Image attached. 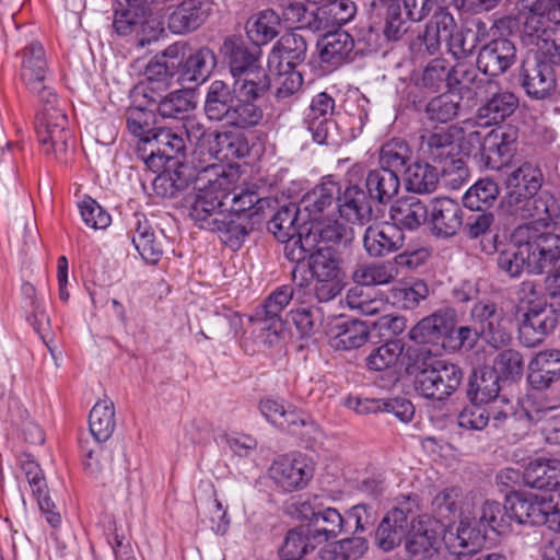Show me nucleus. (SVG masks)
Listing matches in <instances>:
<instances>
[{"mask_svg": "<svg viewBox=\"0 0 560 560\" xmlns=\"http://www.w3.org/2000/svg\"><path fill=\"white\" fill-rule=\"evenodd\" d=\"M196 171L195 191L186 199L188 215L200 229L208 230L210 223L228 210L231 190L238 176L219 163L200 165Z\"/></svg>", "mask_w": 560, "mask_h": 560, "instance_id": "nucleus-1", "label": "nucleus"}, {"mask_svg": "<svg viewBox=\"0 0 560 560\" xmlns=\"http://www.w3.org/2000/svg\"><path fill=\"white\" fill-rule=\"evenodd\" d=\"M406 371L413 377L417 393L436 401L450 398L463 381L462 369L447 360L439 359L432 350L419 349L410 355Z\"/></svg>", "mask_w": 560, "mask_h": 560, "instance_id": "nucleus-2", "label": "nucleus"}, {"mask_svg": "<svg viewBox=\"0 0 560 560\" xmlns=\"http://www.w3.org/2000/svg\"><path fill=\"white\" fill-rule=\"evenodd\" d=\"M542 175L540 170L524 163L506 178L510 191V202H515V212L532 223L548 225L556 213L555 199L548 192H540Z\"/></svg>", "mask_w": 560, "mask_h": 560, "instance_id": "nucleus-3", "label": "nucleus"}, {"mask_svg": "<svg viewBox=\"0 0 560 560\" xmlns=\"http://www.w3.org/2000/svg\"><path fill=\"white\" fill-rule=\"evenodd\" d=\"M539 54L526 58L520 70V82L527 96L534 100H545L556 90L557 79L555 67H560V46L544 44L537 46Z\"/></svg>", "mask_w": 560, "mask_h": 560, "instance_id": "nucleus-4", "label": "nucleus"}, {"mask_svg": "<svg viewBox=\"0 0 560 560\" xmlns=\"http://www.w3.org/2000/svg\"><path fill=\"white\" fill-rule=\"evenodd\" d=\"M342 258L338 250L330 246H317L311 255L308 271L312 281L307 294L318 302H329L339 295L343 289L342 282Z\"/></svg>", "mask_w": 560, "mask_h": 560, "instance_id": "nucleus-5", "label": "nucleus"}, {"mask_svg": "<svg viewBox=\"0 0 560 560\" xmlns=\"http://www.w3.org/2000/svg\"><path fill=\"white\" fill-rule=\"evenodd\" d=\"M514 21L529 44H544L560 25V0H520Z\"/></svg>", "mask_w": 560, "mask_h": 560, "instance_id": "nucleus-6", "label": "nucleus"}, {"mask_svg": "<svg viewBox=\"0 0 560 560\" xmlns=\"http://www.w3.org/2000/svg\"><path fill=\"white\" fill-rule=\"evenodd\" d=\"M511 515L520 525H546L552 532H560V492L513 495L508 499Z\"/></svg>", "mask_w": 560, "mask_h": 560, "instance_id": "nucleus-7", "label": "nucleus"}, {"mask_svg": "<svg viewBox=\"0 0 560 560\" xmlns=\"http://www.w3.org/2000/svg\"><path fill=\"white\" fill-rule=\"evenodd\" d=\"M221 51L228 60L235 85L248 83L256 86L259 83L258 86L270 88V78L259 63L258 46L249 48L241 39L229 37L224 40Z\"/></svg>", "mask_w": 560, "mask_h": 560, "instance_id": "nucleus-8", "label": "nucleus"}, {"mask_svg": "<svg viewBox=\"0 0 560 560\" xmlns=\"http://www.w3.org/2000/svg\"><path fill=\"white\" fill-rule=\"evenodd\" d=\"M514 238L524 242L530 273L540 275L560 259V235L556 233L539 232L526 224L515 230Z\"/></svg>", "mask_w": 560, "mask_h": 560, "instance_id": "nucleus-9", "label": "nucleus"}, {"mask_svg": "<svg viewBox=\"0 0 560 560\" xmlns=\"http://www.w3.org/2000/svg\"><path fill=\"white\" fill-rule=\"evenodd\" d=\"M36 135L43 152L59 159L66 154L72 141L68 117L62 107L39 109L35 122Z\"/></svg>", "mask_w": 560, "mask_h": 560, "instance_id": "nucleus-10", "label": "nucleus"}, {"mask_svg": "<svg viewBox=\"0 0 560 560\" xmlns=\"http://www.w3.org/2000/svg\"><path fill=\"white\" fill-rule=\"evenodd\" d=\"M147 144L145 148H139L138 152L145 165L154 173L163 170L167 161L186 151V140L179 125L175 128H156Z\"/></svg>", "mask_w": 560, "mask_h": 560, "instance_id": "nucleus-11", "label": "nucleus"}, {"mask_svg": "<svg viewBox=\"0 0 560 560\" xmlns=\"http://www.w3.org/2000/svg\"><path fill=\"white\" fill-rule=\"evenodd\" d=\"M258 85L259 83L256 86L248 83L235 85L237 96L222 125L242 130L260 125L264 119V108L259 102L270 88Z\"/></svg>", "mask_w": 560, "mask_h": 560, "instance_id": "nucleus-12", "label": "nucleus"}, {"mask_svg": "<svg viewBox=\"0 0 560 560\" xmlns=\"http://www.w3.org/2000/svg\"><path fill=\"white\" fill-rule=\"evenodd\" d=\"M456 325V311L443 307L418 322L408 336L417 345L431 346L429 350L438 355L441 350L447 351L450 335Z\"/></svg>", "mask_w": 560, "mask_h": 560, "instance_id": "nucleus-13", "label": "nucleus"}, {"mask_svg": "<svg viewBox=\"0 0 560 560\" xmlns=\"http://www.w3.org/2000/svg\"><path fill=\"white\" fill-rule=\"evenodd\" d=\"M307 289L301 290L298 294V288L291 285H281L273 290L264 304L257 310L255 322L265 332V341L273 343L278 340L279 334L283 329L281 319L282 311L289 305L295 296L299 301H304L308 295Z\"/></svg>", "mask_w": 560, "mask_h": 560, "instance_id": "nucleus-14", "label": "nucleus"}, {"mask_svg": "<svg viewBox=\"0 0 560 560\" xmlns=\"http://www.w3.org/2000/svg\"><path fill=\"white\" fill-rule=\"evenodd\" d=\"M317 500V497H313L302 502L300 513L310 520L306 526L313 540L324 544L345 532L346 520L337 509L323 508Z\"/></svg>", "mask_w": 560, "mask_h": 560, "instance_id": "nucleus-15", "label": "nucleus"}, {"mask_svg": "<svg viewBox=\"0 0 560 560\" xmlns=\"http://www.w3.org/2000/svg\"><path fill=\"white\" fill-rule=\"evenodd\" d=\"M272 481L285 492L305 488L313 478L314 468L305 456L284 455L276 459L270 469Z\"/></svg>", "mask_w": 560, "mask_h": 560, "instance_id": "nucleus-16", "label": "nucleus"}, {"mask_svg": "<svg viewBox=\"0 0 560 560\" xmlns=\"http://www.w3.org/2000/svg\"><path fill=\"white\" fill-rule=\"evenodd\" d=\"M558 315L551 305L536 303L523 314L518 327V338L525 347H536L553 331Z\"/></svg>", "mask_w": 560, "mask_h": 560, "instance_id": "nucleus-17", "label": "nucleus"}, {"mask_svg": "<svg viewBox=\"0 0 560 560\" xmlns=\"http://www.w3.org/2000/svg\"><path fill=\"white\" fill-rule=\"evenodd\" d=\"M334 109L335 100L326 92L318 93L312 98L304 117V125L314 142L329 144L335 141L332 132L336 129V122L331 118Z\"/></svg>", "mask_w": 560, "mask_h": 560, "instance_id": "nucleus-18", "label": "nucleus"}, {"mask_svg": "<svg viewBox=\"0 0 560 560\" xmlns=\"http://www.w3.org/2000/svg\"><path fill=\"white\" fill-rule=\"evenodd\" d=\"M475 326L482 338L493 348H501L511 341V334L503 327L504 313L493 302H478L470 311Z\"/></svg>", "mask_w": 560, "mask_h": 560, "instance_id": "nucleus-19", "label": "nucleus"}, {"mask_svg": "<svg viewBox=\"0 0 560 560\" xmlns=\"http://www.w3.org/2000/svg\"><path fill=\"white\" fill-rule=\"evenodd\" d=\"M486 540V530L477 522V517H464L454 529L444 530L442 541L450 555L459 558L475 553Z\"/></svg>", "mask_w": 560, "mask_h": 560, "instance_id": "nucleus-20", "label": "nucleus"}, {"mask_svg": "<svg viewBox=\"0 0 560 560\" xmlns=\"http://www.w3.org/2000/svg\"><path fill=\"white\" fill-rule=\"evenodd\" d=\"M517 129L503 126L490 130L483 140L485 155L482 162L490 170H500L506 165L516 149Z\"/></svg>", "mask_w": 560, "mask_h": 560, "instance_id": "nucleus-21", "label": "nucleus"}, {"mask_svg": "<svg viewBox=\"0 0 560 560\" xmlns=\"http://www.w3.org/2000/svg\"><path fill=\"white\" fill-rule=\"evenodd\" d=\"M283 243L284 257L294 262V267L291 271L293 285L298 288V293L301 290L310 289L312 281L308 279L307 271L301 264L306 258L310 259L318 245L314 244V237L308 235L306 231H299L293 236L288 237Z\"/></svg>", "mask_w": 560, "mask_h": 560, "instance_id": "nucleus-22", "label": "nucleus"}, {"mask_svg": "<svg viewBox=\"0 0 560 560\" xmlns=\"http://www.w3.org/2000/svg\"><path fill=\"white\" fill-rule=\"evenodd\" d=\"M186 140V149L190 148L194 156V167L200 168V165H207L214 162V137L215 132L209 131L203 122L197 117L189 116L180 125Z\"/></svg>", "mask_w": 560, "mask_h": 560, "instance_id": "nucleus-23", "label": "nucleus"}, {"mask_svg": "<svg viewBox=\"0 0 560 560\" xmlns=\"http://www.w3.org/2000/svg\"><path fill=\"white\" fill-rule=\"evenodd\" d=\"M20 466L47 523L51 527H58L61 524V516L55 511V504L48 494L47 483L40 466L28 454H23L20 457Z\"/></svg>", "mask_w": 560, "mask_h": 560, "instance_id": "nucleus-24", "label": "nucleus"}, {"mask_svg": "<svg viewBox=\"0 0 560 560\" xmlns=\"http://www.w3.org/2000/svg\"><path fill=\"white\" fill-rule=\"evenodd\" d=\"M211 0H183L167 18V26L174 34H186L199 28L210 16Z\"/></svg>", "mask_w": 560, "mask_h": 560, "instance_id": "nucleus-25", "label": "nucleus"}, {"mask_svg": "<svg viewBox=\"0 0 560 560\" xmlns=\"http://www.w3.org/2000/svg\"><path fill=\"white\" fill-rule=\"evenodd\" d=\"M515 57L514 44L506 38H498L481 47L476 63L479 71L492 78L504 73L514 63Z\"/></svg>", "mask_w": 560, "mask_h": 560, "instance_id": "nucleus-26", "label": "nucleus"}, {"mask_svg": "<svg viewBox=\"0 0 560 560\" xmlns=\"http://www.w3.org/2000/svg\"><path fill=\"white\" fill-rule=\"evenodd\" d=\"M440 527L436 522L421 517L412 524L406 550L412 560H427L440 549Z\"/></svg>", "mask_w": 560, "mask_h": 560, "instance_id": "nucleus-27", "label": "nucleus"}, {"mask_svg": "<svg viewBox=\"0 0 560 560\" xmlns=\"http://www.w3.org/2000/svg\"><path fill=\"white\" fill-rule=\"evenodd\" d=\"M463 132V129L453 125L446 129L427 131L420 138V151L423 156L435 162L446 164L455 158L457 144L455 138Z\"/></svg>", "mask_w": 560, "mask_h": 560, "instance_id": "nucleus-28", "label": "nucleus"}, {"mask_svg": "<svg viewBox=\"0 0 560 560\" xmlns=\"http://www.w3.org/2000/svg\"><path fill=\"white\" fill-rule=\"evenodd\" d=\"M478 71L477 66L457 62L448 73V90L459 96L466 94L468 97H472L491 92L497 88L494 80L479 77Z\"/></svg>", "mask_w": 560, "mask_h": 560, "instance_id": "nucleus-29", "label": "nucleus"}, {"mask_svg": "<svg viewBox=\"0 0 560 560\" xmlns=\"http://www.w3.org/2000/svg\"><path fill=\"white\" fill-rule=\"evenodd\" d=\"M144 13L117 3L113 25L121 36L137 34L138 45L143 47L152 40L158 39L159 31L150 25Z\"/></svg>", "mask_w": 560, "mask_h": 560, "instance_id": "nucleus-30", "label": "nucleus"}, {"mask_svg": "<svg viewBox=\"0 0 560 560\" xmlns=\"http://www.w3.org/2000/svg\"><path fill=\"white\" fill-rule=\"evenodd\" d=\"M368 192L358 185L347 186L337 197L340 217L350 223L364 225L373 220V210Z\"/></svg>", "mask_w": 560, "mask_h": 560, "instance_id": "nucleus-31", "label": "nucleus"}, {"mask_svg": "<svg viewBox=\"0 0 560 560\" xmlns=\"http://www.w3.org/2000/svg\"><path fill=\"white\" fill-rule=\"evenodd\" d=\"M404 234L396 224L370 225L363 236V246L371 257H383L401 248Z\"/></svg>", "mask_w": 560, "mask_h": 560, "instance_id": "nucleus-32", "label": "nucleus"}, {"mask_svg": "<svg viewBox=\"0 0 560 560\" xmlns=\"http://www.w3.org/2000/svg\"><path fill=\"white\" fill-rule=\"evenodd\" d=\"M455 27L453 15L445 9H439L427 24L425 30L412 44V48L419 52L434 56L440 52L442 42H446V35Z\"/></svg>", "mask_w": 560, "mask_h": 560, "instance_id": "nucleus-33", "label": "nucleus"}, {"mask_svg": "<svg viewBox=\"0 0 560 560\" xmlns=\"http://www.w3.org/2000/svg\"><path fill=\"white\" fill-rule=\"evenodd\" d=\"M429 219L435 235L450 237L463 226V210L453 199L436 198L431 203Z\"/></svg>", "mask_w": 560, "mask_h": 560, "instance_id": "nucleus-34", "label": "nucleus"}, {"mask_svg": "<svg viewBox=\"0 0 560 560\" xmlns=\"http://www.w3.org/2000/svg\"><path fill=\"white\" fill-rule=\"evenodd\" d=\"M337 192L339 188L334 182H325L315 186L311 191L306 192L298 203L303 224H308L325 218L334 201H337Z\"/></svg>", "mask_w": 560, "mask_h": 560, "instance_id": "nucleus-35", "label": "nucleus"}, {"mask_svg": "<svg viewBox=\"0 0 560 560\" xmlns=\"http://www.w3.org/2000/svg\"><path fill=\"white\" fill-rule=\"evenodd\" d=\"M483 252L487 254L498 253V268L511 278H517L524 269L528 271L526 259V248L522 240H515L509 244H498L497 236H493L489 246L482 245Z\"/></svg>", "mask_w": 560, "mask_h": 560, "instance_id": "nucleus-36", "label": "nucleus"}, {"mask_svg": "<svg viewBox=\"0 0 560 560\" xmlns=\"http://www.w3.org/2000/svg\"><path fill=\"white\" fill-rule=\"evenodd\" d=\"M408 527V512L399 508L392 509L375 530V545L385 552L394 550L405 538Z\"/></svg>", "mask_w": 560, "mask_h": 560, "instance_id": "nucleus-37", "label": "nucleus"}, {"mask_svg": "<svg viewBox=\"0 0 560 560\" xmlns=\"http://www.w3.org/2000/svg\"><path fill=\"white\" fill-rule=\"evenodd\" d=\"M525 483L550 493L560 492V459L537 458L532 460L524 471Z\"/></svg>", "mask_w": 560, "mask_h": 560, "instance_id": "nucleus-38", "label": "nucleus"}, {"mask_svg": "<svg viewBox=\"0 0 560 560\" xmlns=\"http://www.w3.org/2000/svg\"><path fill=\"white\" fill-rule=\"evenodd\" d=\"M163 92L149 94L147 105L155 106L154 110L165 119L179 120L180 124L189 117V113L195 108L191 95L187 91H174L166 95Z\"/></svg>", "mask_w": 560, "mask_h": 560, "instance_id": "nucleus-39", "label": "nucleus"}, {"mask_svg": "<svg viewBox=\"0 0 560 560\" xmlns=\"http://www.w3.org/2000/svg\"><path fill=\"white\" fill-rule=\"evenodd\" d=\"M560 376V351L552 349L537 353L528 365V381L535 388L549 387Z\"/></svg>", "mask_w": 560, "mask_h": 560, "instance_id": "nucleus-40", "label": "nucleus"}, {"mask_svg": "<svg viewBox=\"0 0 560 560\" xmlns=\"http://www.w3.org/2000/svg\"><path fill=\"white\" fill-rule=\"evenodd\" d=\"M47 75L44 47L39 43H32L22 51L21 77L30 91H37V88L47 80Z\"/></svg>", "mask_w": 560, "mask_h": 560, "instance_id": "nucleus-41", "label": "nucleus"}, {"mask_svg": "<svg viewBox=\"0 0 560 560\" xmlns=\"http://www.w3.org/2000/svg\"><path fill=\"white\" fill-rule=\"evenodd\" d=\"M252 229L249 215L224 211L219 219H214L210 223L208 230L219 233L224 244L231 247H238Z\"/></svg>", "mask_w": 560, "mask_h": 560, "instance_id": "nucleus-42", "label": "nucleus"}, {"mask_svg": "<svg viewBox=\"0 0 560 560\" xmlns=\"http://www.w3.org/2000/svg\"><path fill=\"white\" fill-rule=\"evenodd\" d=\"M235 82L230 88L224 81L215 80L208 88L205 101V114L209 120L221 122L236 100Z\"/></svg>", "mask_w": 560, "mask_h": 560, "instance_id": "nucleus-43", "label": "nucleus"}, {"mask_svg": "<svg viewBox=\"0 0 560 560\" xmlns=\"http://www.w3.org/2000/svg\"><path fill=\"white\" fill-rule=\"evenodd\" d=\"M369 328L360 320H338L330 329L329 343L336 350H351L363 346Z\"/></svg>", "mask_w": 560, "mask_h": 560, "instance_id": "nucleus-44", "label": "nucleus"}, {"mask_svg": "<svg viewBox=\"0 0 560 560\" xmlns=\"http://www.w3.org/2000/svg\"><path fill=\"white\" fill-rule=\"evenodd\" d=\"M365 187L370 199L387 203L398 194L400 179L395 171L378 167L368 173Z\"/></svg>", "mask_w": 560, "mask_h": 560, "instance_id": "nucleus-45", "label": "nucleus"}, {"mask_svg": "<svg viewBox=\"0 0 560 560\" xmlns=\"http://www.w3.org/2000/svg\"><path fill=\"white\" fill-rule=\"evenodd\" d=\"M316 7V27L328 31L348 23L355 14V4L350 0H323Z\"/></svg>", "mask_w": 560, "mask_h": 560, "instance_id": "nucleus-46", "label": "nucleus"}, {"mask_svg": "<svg viewBox=\"0 0 560 560\" xmlns=\"http://www.w3.org/2000/svg\"><path fill=\"white\" fill-rule=\"evenodd\" d=\"M498 86L490 93L492 96L478 109V118L485 119V125H497L510 117L518 106V98L508 91H497Z\"/></svg>", "mask_w": 560, "mask_h": 560, "instance_id": "nucleus-47", "label": "nucleus"}, {"mask_svg": "<svg viewBox=\"0 0 560 560\" xmlns=\"http://www.w3.org/2000/svg\"><path fill=\"white\" fill-rule=\"evenodd\" d=\"M500 377L491 369L475 370L468 381L467 397L471 402L489 404L498 398Z\"/></svg>", "mask_w": 560, "mask_h": 560, "instance_id": "nucleus-48", "label": "nucleus"}, {"mask_svg": "<svg viewBox=\"0 0 560 560\" xmlns=\"http://www.w3.org/2000/svg\"><path fill=\"white\" fill-rule=\"evenodd\" d=\"M306 54L307 42L304 36L296 32H289L275 44L269 58L270 61L278 60L279 63L285 61L288 68H295L306 59Z\"/></svg>", "mask_w": 560, "mask_h": 560, "instance_id": "nucleus-49", "label": "nucleus"}, {"mask_svg": "<svg viewBox=\"0 0 560 560\" xmlns=\"http://www.w3.org/2000/svg\"><path fill=\"white\" fill-rule=\"evenodd\" d=\"M320 60L330 66L340 65L353 50L354 42L346 31L327 32L318 42Z\"/></svg>", "mask_w": 560, "mask_h": 560, "instance_id": "nucleus-50", "label": "nucleus"}, {"mask_svg": "<svg viewBox=\"0 0 560 560\" xmlns=\"http://www.w3.org/2000/svg\"><path fill=\"white\" fill-rule=\"evenodd\" d=\"M307 224H303L302 213L296 203L280 207L268 222V230L275 237L284 242L299 231H304Z\"/></svg>", "mask_w": 560, "mask_h": 560, "instance_id": "nucleus-51", "label": "nucleus"}, {"mask_svg": "<svg viewBox=\"0 0 560 560\" xmlns=\"http://www.w3.org/2000/svg\"><path fill=\"white\" fill-rule=\"evenodd\" d=\"M399 276V269L390 260L359 265L353 271V281L360 285H385Z\"/></svg>", "mask_w": 560, "mask_h": 560, "instance_id": "nucleus-52", "label": "nucleus"}, {"mask_svg": "<svg viewBox=\"0 0 560 560\" xmlns=\"http://www.w3.org/2000/svg\"><path fill=\"white\" fill-rule=\"evenodd\" d=\"M474 517H477L478 524L487 530L490 528L497 534L506 533L514 521L511 515V504L502 505L497 501H485L476 511Z\"/></svg>", "mask_w": 560, "mask_h": 560, "instance_id": "nucleus-53", "label": "nucleus"}, {"mask_svg": "<svg viewBox=\"0 0 560 560\" xmlns=\"http://www.w3.org/2000/svg\"><path fill=\"white\" fill-rule=\"evenodd\" d=\"M89 428L98 443L106 442L116 428L115 407L112 400L97 401L90 411Z\"/></svg>", "mask_w": 560, "mask_h": 560, "instance_id": "nucleus-54", "label": "nucleus"}, {"mask_svg": "<svg viewBox=\"0 0 560 560\" xmlns=\"http://www.w3.org/2000/svg\"><path fill=\"white\" fill-rule=\"evenodd\" d=\"M390 217L402 228L413 231L418 229L429 217L427 206L416 197H409L398 201L390 209Z\"/></svg>", "mask_w": 560, "mask_h": 560, "instance_id": "nucleus-55", "label": "nucleus"}, {"mask_svg": "<svg viewBox=\"0 0 560 560\" xmlns=\"http://www.w3.org/2000/svg\"><path fill=\"white\" fill-rule=\"evenodd\" d=\"M280 18L272 10H264L248 20L246 33L256 45H265L279 34Z\"/></svg>", "mask_w": 560, "mask_h": 560, "instance_id": "nucleus-56", "label": "nucleus"}, {"mask_svg": "<svg viewBox=\"0 0 560 560\" xmlns=\"http://www.w3.org/2000/svg\"><path fill=\"white\" fill-rule=\"evenodd\" d=\"M463 96L450 90L432 97L425 105L424 112L430 121L447 124L454 120L460 112Z\"/></svg>", "mask_w": 560, "mask_h": 560, "instance_id": "nucleus-57", "label": "nucleus"}, {"mask_svg": "<svg viewBox=\"0 0 560 560\" xmlns=\"http://www.w3.org/2000/svg\"><path fill=\"white\" fill-rule=\"evenodd\" d=\"M406 188L416 194H431L439 184V172L429 163L415 162L405 172Z\"/></svg>", "mask_w": 560, "mask_h": 560, "instance_id": "nucleus-58", "label": "nucleus"}, {"mask_svg": "<svg viewBox=\"0 0 560 560\" xmlns=\"http://www.w3.org/2000/svg\"><path fill=\"white\" fill-rule=\"evenodd\" d=\"M215 65L213 51L207 47L200 48L185 59L180 69L183 81L203 82Z\"/></svg>", "mask_w": 560, "mask_h": 560, "instance_id": "nucleus-59", "label": "nucleus"}, {"mask_svg": "<svg viewBox=\"0 0 560 560\" xmlns=\"http://www.w3.org/2000/svg\"><path fill=\"white\" fill-rule=\"evenodd\" d=\"M214 161L222 159H242L249 154L247 138L233 131H215Z\"/></svg>", "mask_w": 560, "mask_h": 560, "instance_id": "nucleus-60", "label": "nucleus"}, {"mask_svg": "<svg viewBox=\"0 0 560 560\" xmlns=\"http://www.w3.org/2000/svg\"><path fill=\"white\" fill-rule=\"evenodd\" d=\"M411 149L406 140L393 138L386 141L380 149V167L399 173L410 161Z\"/></svg>", "mask_w": 560, "mask_h": 560, "instance_id": "nucleus-61", "label": "nucleus"}, {"mask_svg": "<svg viewBox=\"0 0 560 560\" xmlns=\"http://www.w3.org/2000/svg\"><path fill=\"white\" fill-rule=\"evenodd\" d=\"M311 534L306 525L289 530L281 548L283 560H301L310 550L320 545L313 540Z\"/></svg>", "mask_w": 560, "mask_h": 560, "instance_id": "nucleus-62", "label": "nucleus"}, {"mask_svg": "<svg viewBox=\"0 0 560 560\" xmlns=\"http://www.w3.org/2000/svg\"><path fill=\"white\" fill-rule=\"evenodd\" d=\"M369 542L363 537H351L334 542L320 551L323 560H358L368 550Z\"/></svg>", "mask_w": 560, "mask_h": 560, "instance_id": "nucleus-63", "label": "nucleus"}, {"mask_svg": "<svg viewBox=\"0 0 560 560\" xmlns=\"http://www.w3.org/2000/svg\"><path fill=\"white\" fill-rule=\"evenodd\" d=\"M499 194L498 185L489 179H480L464 195L463 202L466 208L482 211L493 205Z\"/></svg>", "mask_w": 560, "mask_h": 560, "instance_id": "nucleus-64", "label": "nucleus"}]
</instances>
